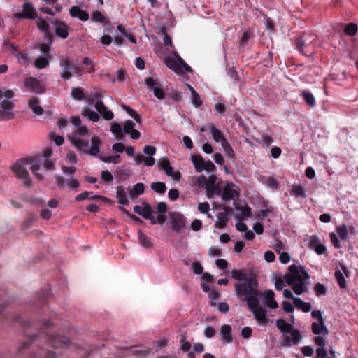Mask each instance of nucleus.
<instances>
[{
  "instance_id": "obj_1",
  "label": "nucleus",
  "mask_w": 358,
  "mask_h": 358,
  "mask_svg": "<svg viewBox=\"0 0 358 358\" xmlns=\"http://www.w3.org/2000/svg\"><path fill=\"white\" fill-rule=\"evenodd\" d=\"M72 124L71 131L68 133L67 138L75 148L81 153L96 156L100 151L101 141L97 136H91L89 129L81 124L78 116L70 117Z\"/></svg>"
},
{
  "instance_id": "obj_2",
  "label": "nucleus",
  "mask_w": 358,
  "mask_h": 358,
  "mask_svg": "<svg viewBox=\"0 0 358 358\" xmlns=\"http://www.w3.org/2000/svg\"><path fill=\"white\" fill-rule=\"evenodd\" d=\"M27 166H30L33 174L38 179L42 180L43 174L41 171L44 169L48 171L53 169L55 163L50 159L34 160L32 157L21 158L17 160L10 169L15 177L22 180L25 186L28 187L31 184V179L27 168Z\"/></svg>"
},
{
  "instance_id": "obj_3",
  "label": "nucleus",
  "mask_w": 358,
  "mask_h": 358,
  "mask_svg": "<svg viewBox=\"0 0 358 358\" xmlns=\"http://www.w3.org/2000/svg\"><path fill=\"white\" fill-rule=\"evenodd\" d=\"M257 282L255 280H250L249 282H241L236 285V292L238 298L243 297L246 301L248 306L253 313L255 318L259 325H265L267 322L266 310L259 306L257 296L260 295L256 288Z\"/></svg>"
},
{
  "instance_id": "obj_4",
  "label": "nucleus",
  "mask_w": 358,
  "mask_h": 358,
  "mask_svg": "<svg viewBox=\"0 0 358 358\" xmlns=\"http://www.w3.org/2000/svg\"><path fill=\"white\" fill-rule=\"evenodd\" d=\"M283 278H278L275 281V287L277 290H282L286 284L292 286L294 292L297 295L305 293L308 287L310 275L304 267L298 265H290Z\"/></svg>"
},
{
  "instance_id": "obj_5",
  "label": "nucleus",
  "mask_w": 358,
  "mask_h": 358,
  "mask_svg": "<svg viewBox=\"0 0 358 358\" xmlns=\"http://www.w3.org/2000/svg\"><path fill=\"white\" fill-rule=\"evenodd\" d=\"M41 324L43 325V328L46 330H45L44 332L43 330H41L38 334L33 335L29 338V341L34 342L37 339L47 340L49 344L57 351H59V349L69 346L70 343L69 338L49 331L48 329L51 327V322L49 320L41 321ZM44 351L45 352L44 356H45L46 358H52V357H57L59 355V352L57 351H52L50 350H44Z\"/></svg>"
},
{
  "instance_id": "obj_6",
  "label": "nucleus",
  "mask_w": 358,
  "mask_h": 358,
  "mask_svg": "<svg viewBox=\"0 0 358 358\" xmlns=\"http://www.w3.org/2000/svg\"><path fill=\"white\" fill-rule=\"evenodd\" d=\"M14 92L6 87H0V121H8L15 117Z\"/></svg>"
},
{
  "instance_id": "obj_7",
  "label": "nucleus",
  "mask_w": 358,
  "mask_h": 358,
  "mask_svg": "<svg viewBox=\"0 0 358 358\" xmlns=\"http://www.w3.org/2000/svg\"><path fill=\"white\" fill-rule=\"evenodd\" d=\"M61 78L65 80H69L73 75H80L82 68L73 63L68 57L62 56L59 59Z\"/></svg>"
},
{
  "instance_id": "obj_8",
  "label": "nucleus",
  "mask_w": 358,
  "mask_h": 358,
  "mask_svg": "<svg viewBox=\"0 0 358 358\" xmlns=\"http://www.w3.org/2000/svg\"><path fill=\"white\" fill-rule=\"evenodd\" d=\"M164 62L168 68L178 74L192 71L191 67L184 62L176 52H173V55L164 57Z\"/></svg>"
},
{
  "instance_id": "obj_9",
  "label": "nucleus",
  "mask_w": 358,
  "mask_h": 358,
  "mask_svg": "<svg viewBox=\"0 0 358 358\" xmlns=\"http://www.w3.org/2000/svg\"><path fill=\"white\" fill-rule=\"evenodd\" d=\"M316 36L313 34H303L296 43L297 50L306 56H311L315 50Z\"/></svg>"
},
{
  "instance_id": "obj_10",
  "label": "nucleus",
  "mask_w": 358,
  "mask_h": 358,
  "mask_svg": "<svg viewBox=\"0 0 358 358\" xmlns=\"http://www.w3.org/2000/svg\"><path fill=\"white\" fill-rule=\"evenodd\" d=\"M15 18L18 20L23 19H36L37 13L32 3L27 1L22 6V10L15 13Z\"/></svg>"
},
{
  "instance_id": "obj_11",
  "label": "nucleus",
  "mask_w": 358,
  "mask_h": 358,
  "mask_svg": "<svg viewBox=\"0 0 358 358\" xmlns=\"http://www.w3.org/2000/svg\"><path fill=\"white\" fill-rule=\"evenodd\" d=\"M144 84L149 90L153 92L154 96L157 99L159 100L164 99V92L160 87V84L157 82V80L152 77H148L144 80Z\"/></svg>"
},
{
  "instance_id": "obj_12",
  "label": "nucleus",
  "mask_w": 358,
  "mask_h": 358,
  "mask_svg": "<svg viewBox=\"0 0 358 358\" xmlns=\"http://www.w3.org/2000/svg\"><path fill=\"white\" fill-rule=\"evenodd\" d=\"M171 228L174 231H181L186 225L185 217L180 213L173 212L170 214Z\"/></svg>"
},
{
  "instance_id": "obj_13",
  "label": "nucleus",
  "mask_w": 358,
  "mask_h": 358,
  "mask_svg": "<svg viewBox=\"0 0 358 358\" xmlns=\"http://www.w3.org/2000/svg\"><path fill=\"white\" fill-rule=\"evenodd\" d=\"M24 85L27 90L36 94H43L45 88L41 82L36 78L28 77L24 80Z\"/></svg>"
},
{
  "instance_id": "obj_14",
  "label": "nucleus",
  "mask_w": 358,
  "mask_h": 358,
  "mask_svg": "<svg viewBox=\"0 0 358 358\" xmlns=\"http://www.w3.org/2000/svg\"><path fill=\"white\" fill-rule=\"evenodd\" d=\"M239 196L238 188L234 183H227L223 188L222 198L224 200H234Z\"/></svg>"
},
{
  "instance_id": "obj_15",
  "label": "nucleus",
  "mask_w": 358,
  "mask_h": 358,
  "mask_svg": "<svg viewBox=\"0 0 358 358\" xmlns=\"http://www.w3.org/2000/svg\"><path fill=\"white\" fill-rule=\"evenodd\" d=\"M160 169L165 171L168 176L173 178L175 180H179L180 178V173L175 172L173 168L170 165L169 160L166 158H162L159 161Z\"/></svg>"
},
{
  "instance_id": "obj_16",
  "label": "nucleus",
  "mask_w": 358,
  "mask_h": 358,
  "mask_svg": "<svg viewBox=\"0 0 358 358\" xmlns=\"http://www.w3.org/2000/svg\"><path fill=\"white\" fill-rule=\"evenodd\" d=\"M341 270H336L334 275L341 289H345L347 283L345 278L349 277V271L345 265H341Z\"/></svg>"
},
{
  "instance_id": "obj_17",
  "label": "nucleus",
  "mask_w": 358,
  "mask_h": 358,
  "mask_svg": "<svg viewBox=\"0 0 358 358\" xmlns=\"http://www.w3.org/2000/svg\"><path fill=\"white\" fill-rule=\"evenodd\" d=\"M69 15L73 18H78L83 22L89 20V14L78 6H73L69 9Z\"/></svg>"
},
{
  "instance_id": "obj_18",
  "label": "nucleus",
  "mask_w": 358,
  "mask_h": 358,
  "mask_svg": "<svg viewBox=\"0 0 358 358\" xmlns=\"http://www.w3.org/2000/svg\"><path fill=\"white\" fill-rule=\"evenodd\" d=\"M50 21L55 26L56 34L62 39L66 38L69 36L66 24L62 21L52 20H50Z\"/></svg>"
},
{
  "instance_id": "obj_19",
  "label": "nucleus",
  "mask_w": 358,
  "mask_h": 358,
  "mask_svg": "<svg viewBox=\"0 0 358 358\" xmlns=\"http://www.w3.org/2000/svg\"><path fill=\"white\" fill-rule=\"evenodd\" d=\"M210 134L212 136V138L216 142L220 143L221 145L226 142L227 140L224 136L222 131L215 127L214 124H210L208 126Z\"/></svg>"
},
{
  "instance_id": "obj_20",
  "label": "nucleus",
  "mask_w": 358,
  "mask_h": 358,
  "mask_svg": "<svg viewBox=\"0 0 358 358\" xmlns=\"http://www.w3.org/2000/svg\"><path fill=\"white\" fill-rule=\"evenodd\" d=\"M94 108L96 111L100 113L102 117L106 120H111L113 117V113L105 106L102 100H99L96 103H94Z\"/></svg>"
},
{
  "instance_id": "obj_21",
  "label": "nucleus",
  "mask_w": 358,
  "mask_h": 358,
  "mask_svg": "<svg viewBox=\"0 0 358 358\" xmlns=\"http://www.w3.org/2000/svg\"><path fill=\"white\" fill-rule=\"evenodd\" d=\"M191 159L197 172H201L203 170L207 169V164L214 167V164L210 161L205 162L201 157L192 156Z\"/></svg>"
},
{
  "instance_id": "obj_22",
  "label": "nucleus",
  "mask_w": 358,
  "mask_h": 358,
  "mask_svg": "<svg viewBox=\"0 0 358 358\" xmlns=\"http://www.w3.org/2000/svg\"><path fill=\"white\" fill-rule=\"evenodd\" d=\"M315 343L318 346V348L316 350L317 357L315 358H327V354L324 348L325 339L321 336H317L315 338Z\"/></svg>"
},
{
  "instance_id": "obj_23",
  "label": "nucleus",
  "mask_w": 358,
  "mask_h": 358,
  "mask_svg": "<svg viewBox=\"0 0 358 358\" xmlns=\"http://www.w3.org/2000/svg\"><path fill=\"white\" fill-rule=\"evenodd\" d=\"M220 335L223 343L228 344L232 341L231 327L229 324H224L220 328Z\"/></svg>"
},
{
  "instance_id": "obj_24",
  "label": "nucleus",
  "mask_w": 358,
  "mask_h": 358,
  "mask_svg": "<svg viewBox=\"0 0 358 358\" xmlns=\"http://www.w3.org/2000/svg\"><path fill=\"white\" fill-rule=\"evenodd\" d=\"M116 197L117 202L122 206L129 204L127 193L124 186L120 185L116 187Z\"/></svg>"
},
{
  "instance_id": "obj_25",
  "label": "nucleus",
  "mask_w": 358,
  "mask_h": 358,
  "mask_svg": "<svg viewBox=\"0 0 358 358\" xmlns=\"http://www.w3.org/2000/svg\"><path fill=\"white\" fill-rule=\"evenodd\" d=\"M134 211L146 220H149L151 217V214H153V210L149 205L145 206H135L134 207Z\"/></svg>"
},
{
  "instance_id": "obj_26",
  "label": "nucleus",
  "mask_w": 358,
  "mask_h": 358,
  "mask_svg": "<svg viewBox=\"0 0 358 358\" xmlns=\"http://www.w3.org/2000/svg\"><path fill=\"white\" fill-rule=\"evenodd\" d=\"M36 25L38 29L43 31L45 36L50 37L52 36L49 23L47 20L43 19L41 17H36Z\"/></svg>"
},
{
  "instance_id": "obj_27",
  "label": "nucleus",
  "mask_w": 358,
  "mask_h": 358,
  "mask_svg": "<svg viewBox=\"0 0 358 358\" xmlns=\"http://www.w3.org/2000/svg\"><path fill=\"white\" fill-rule=\"evenodd\" d=\"M81 114L85 118L92 122H97L100 119L98 113L92 110L89 106L83 108Z\"/></svg>"
},
{
  "instance_id": "obj_28",
  "label": "nucleus",
  "mask_w": 358,
  "mask_h": 358,
  "mask_svg": "<svg viewBox=\"0 0 358 358\" xmlns=\"http://www.w3.org/2000/svg\"><path fill=\"white\" fill-rule=\"evenodd\" d=\"M312 331L315 335H327L328 334V329L323 322H313L311 325Z\"/></svg>"
},
{
  "instance_id": "obj_29",
  "label": "nucleus",
  "mask_w": 358,
  "mask_h": 358,
  "mask_svg": "<svg viewBox=\"0 0 358 358\" xmlns=\"http://www.w3.org/2000/svg\"><path fill=\"white\" fill-rule=\"evenodd\" d=\"M129 196L131 199H136L138 196H140L144 193L145 186L142 182L135 184L131 188H129Z\"/></svg>"
},
{
  "instance_id": "obj_30",
  "label": "nucleus",
  "mask_w": 358,
  "mask_h": 358,
  "mask_svg": "<svg viewBox=\"0 0 358 358\" xmlns=\"http://www.w3.org/2000/svg\"><path fill=\"white\" fill-rule=\"evenodd\" d=\"M275 294L273 290H267L265 292L264 299L266 300V306L271 309H276L278 307V303L274 299Z\"/></svg>"
},
{
  "instance_id": "obj_31",
  "label": "nucleus",
  "mask_w": 358,
  "mask_h": 358,
  "mask_svg": "<svg viewBox=\"0 0 358 358\" xmlns=\"http://www.w3.org/2000/svg\"><path fill=\"white\" fill-rule=\"evenodd\" d=\"M39 104V99L36 97H32L29 101V106L36 115H41L43 113V109Z\"/></svg>"
},
{
  "instance_id": "obj_32",
  "label": "nucleus",
  "mask_w": 358,
  "mask_h": 358,
  "mask_svg": "<svg viewBox=\"0 0 358 358\" xmlns=\"http://www.w3.org/2000/svg\"><path fill=\"white\" fill-rule=\"evenodd\" d=\"M294 304L297 309L301 310L305 313L310 311L312 306L310 303L303 301L301 298L294 299Z\"/></svg>"
},
{
  "instance_id": "obj_33",
  "label": "nucleus",
  "mask_w": 358,
  "mask_h": 358,
  "mask_svg": "<svg viewBox=\"0 0 358 358\" xmlns=\"http://www.w3.org/2000/svg\"><path fill=\"white\" fill-rule=\"evenodd\" d=\"M291 194L296 199H305L306 197L305 188L302 185L298 184L292 185Z\"/></svg>"
},
{
  "instance_id": "obj_34",
  "label": "nucleus",
  "mask_w": 358,
  "mask_h": 358,
  "mask_svg": "<svg viewBox=\"0 0 358 358\" xmlns=\"http://www.w3.org/2000/svg\"><path fill=\"white\" fill-rule=\"evenodd\" d=\"M300 94L308 106L313 107L315 105V99L311 92L303 90L301 92Z\"/></svg>"
},
{
  "instance_id": "obj_35",
  "label": "nucleus",
  "mask_w": 358,
  "mask_h": 358,
  "mask_svg": "<svg viewBox=\"0 0 358 358\" xmlns=\"http://www.w3.org/2000/svg\"><path fill=\"white\" fill-rule=\"evenodd\" d=\"M138 237L139 243L143 247L147 248L152 247V243L151 242L150 238L148 237L146 235H145L141 229L138 231Z\"/></svg>"
},
{
  "instance_id": "obj_36",
  "label": "nucleus",
  "mask_w": 358,
  "mask_h": 358,
  "mask_svg": "<svg viewBox=\"0 0 358 358\" xmlns=\"http://www.w3.org/2000/svg\"><path fill=\"white\" fill-rule=\"evenodd\" d=\"M206 190V196L208 198H213L216 194H219L217 184H207L205 187Z\"/></svg>"
},
{
  "instance_id": "obj_37",
  "label": "nucleus",
  "mask_w": 358,
  "mask_h": 358,
  "mask_svg": "<svg viewBox=\"0 0 358 358\" xmlns=\"http://www.w3.org/2000/svg\"><path fill=\"white\" fill-rule=\"evenodd\" d=\"M277 327L282 332V334L292 328L291 324L287 323L284 319H278L276 321Z\"/></svg>"
},
{
  "instance_id": "obj_38",
  "label": "nucleus",
  "mask_w": 358,
  "mask_h": 358,
  "mask_svg": "<svg viewBox=\"0 0 358 358\" xmlns=\"http://www.w3.org/2000/svg\"><path fill=\"white\" fill-rule=\"evenodd\" d=\"M34 65L37 69H42L49 65V61L43 56H39L34 61Z\"/></svg>"
},
{
  "instance_id": "obj_39",
  "label": "nucleus",
  "mask_w": 358,
  "mask_h": 358,
  "mask_svg": "<svg viewBox=\"0 0 358 358\" xmlns=\"http://www.w3.org/2000/svg\"><path fill=\"white\" fill-rule=\"evenodd\" d=\"M92 21L95 22H99L101 24H106L107 20L106 16L100 11L96 10L93 12L92 15Z\"/></svg>"
},
{
  "instance_id": "obj_40",
  "label": "nucleus",
  "mask_w": 358,
  "mask_h": 358,
  "mask_svg": "<svg viewBox=\"0 0 358 358\" xmlns=\"http://www.w3.org/2000/svg\"><path fill=\"white\" fill-rule=\"evenodd\" d=\"M151 189L159 194H164L166 189L165 183L155 182L151 184Z\"/></svg>"
},
{
  "instance_id": "obj_41",
  "label": "nucleus",
  "mask_w": 358,
  "mask_h": 358,
  "mask_svg": "<svg viewBox=\"0 0 358 358\" xmlns=\"http://www.w3.org/2000/svg\"><path fill=\"white\" fill-rule=\"evenodd\" d=\"M221 145L228 158L232 159L234 157V150H233L231 145H230V143L228 142V141H227L226 142L222 143Z\"/></svg>"
},
{
  "instance_id": "obj_42",
  "label": "nucleus",
  "mask_w": 358,
  "mask_h": 358,
  "mask_svg": "<svg viewBox=\"0 0 358 358\" xmlns=\"http://www.w3.org/2000/svg\"><path fill=\"white\" fill-rule=\"evenodd\" d=\"M291 336H292V341H287L289 343V345L298 344L302 338L300 332L298 330L294 329V328L293 330L292 331Z\"/></svg>"
},
{
  "instance_id": "obj_43",
  "label": "nucleus",
  "mask_w": 358,
  "mask_h": 358,
  "mask_svg": "<svg viewBox=\"0 0 358 358\" xmlns=\"http://www.w3.org/2000/svg\"><path fill=\"white\" fill-rule=\"evenodd\" d=\"M336 231L341 239L346 240L348 238V228L345 224L336 227Z\"/></svg>"
},
{
  "instance_id": "obj_44",
  "label": "nucleus",
  "mask_w": 358,
  "mask_h": 358,
  "mask_svg": "<svg viewBox=\"0 0 358 358\" xmlns=\"http://www.w3.org/2000/svg\"><path fill=\"white\" fill-rule=\"evenodd\" d=\"M13 55L17 58L19 63L23 65H28L29 63V57L28 53H16L13 52Z\"/></svg>"
},
{
  "instance_id": "obj_45",
  "label": "nucleus",
  "mask_w": 358,
  "mask_h": 358,
  "mask_svg": "<svg viewBox=\"0 0 358 358\" xmlns=\"http://www.w3.org/2000/svg\"><path fill=\"white\" fill-rule=\"evenodd\" d=\"M344 32L348 36H355L357 32V25L354 23L348 24L345 27Z\"/></svg>"
},
{
  "instance_id": "obj_46",
  "label": "nucleus",
  "mask_w": 358,
  "mask_h": 358,
  "mask_svg": "<svg viewBox=\"0 0 358 358\" xmlns=\"http://www.w3.org/2000/svg\"><path fill=\"white\" fill-rule=\"evenodd\" d=\"M320 242L321 241L317 236L312 235L308 238V247L314 250Z\"/></svg>"
},
{
  "instance_id": "obj_47",
  "label": "nucleus",
  "mask_w": 358,
  "mask_h": 358,
  "mask_svg": "<svg viewBox=\"0 0 358 358\" xmlns=\"http://www.w3.org/2000/svg\"><path fill=\"white\" fill-rule=\"evenodd\" d=\"M236 210L241 212V214L243 218L250 217L251 208L247 204L237 207Z\"/></svg>"
},
{
  "instance_id": "obj_48",
  "label": "nucleus",
  "mask_w": 358,
  "mask_h": 358,
  "mask_svg": "<svg viewBox=\"0 0 358 358\" xmlns=\"http://www.w3.org/2000/svg\"><path fill=\"white\" fill-rule=\"evenodd\" d=\"M133 355L139 356L141 357L147 356L148 355L149 350L144 347H138L137 348L131 350Z\"/></svg>"
},
{
  "instance_id": "obj_49",
  "label": "nucleus",
  "mask_w": 358,
  "mask_h": 358,
  "mask_svg": "<svg viewBox=\"0 0 358 358\" xmlns=\"http://www.w3.org/2000/svg\"><path fill=\"white\" fill-rule=\"evenodd\" d=\"M71 96L76 100H82L84 98L83 90L80 87H73L71 90Z\"/></svg>"
},
{
  "instance_id": "obj_50",
  "label": "nucleus",
  "mask_w": 358,
  "mask_h": 358,
  "mask_svg": "<svg viewBox=\"0 0 358 358\" xmlns=\"http://www.w3.org/2000/svg\"><path fill=\"white\" fill-rule=\"evenodd\" d=\"M101 159L106 163H113L117 164L120 162V156L116 155L101 157Z\"/></svg>"
},
{
  "instance_id": "obj_51",
  "label": "nucleus",
  "mask_w": 358,
  "mask_h": 358,
  "mask_svg": "<svg viewBox=\"0 0 358 358\" xmlns=\"http://www.w3.org/2000/svg\"><path fill=\"white\" fill-rule=\"evenodd\" d=\"M66 186L71 190L77 192L80 186V182L77 179L71 178L70 180L66 181Z\"/></svg>"
},
{
  "instance_id": "obj_52",
  "label": "nucleus",
  "mask_w": 358,
  "mask_h": 358,
  "mask_svg": "<svg viewBox=\"0 0 358 358\" xmlns=\"http://www.w3.org/2000/svg\"><path fill=\"white\" fill-rule=\"evenodd\" d=\"M110 131L113 134L117 136L122 133V127L119 123L112 122L110 123Z\"/></svg>"
},
{
  "instance_id": "obj_53",
  "label": "nucleus",
  "mask_w": 358,
  "mask_h": 358,
  "mask_svg": "<svg viewBox=\"0 0 358 358\" xmlns=\"http://www.w3.org/2000/svg\"><path fill=\"white\" fill-rule=\"evenodd\" d=\"M191 102L196 107L199 108L202 105V100L197 92H194L193 95H191Z\"/></svg>"
},
{
  "instance_id": "obj_54",
  "label": "nucleus",
  "mask_w": 358,
  "mask_h": 358,
  "mask_svg": "<svg viewBox=\"0 0 358 358\" xmlns=\"http://www.w3.org/2000/svg\"><path fill=\"white\" fill-rule=\"evenodd\" d=\"M231 277L237 280H242L245 279L246 273L243 271L233 270L231 272Z\"/></svg>"
},
{
  "instance_id": "obj_55",
  "label": "nucleus",
  "mask_w": 358,
  "mask_h": 358,
  "mask_svg": "<svg viewBox=\"0 0 358 358\" xmlns=\"http://www.w3.org/2000/svg\"><path fill=\"white\" fill-rule=\"evenodd\" d=\"M314 290L317 296L324 295L327 292V287L322 283H317L314 286Z\"/></svg>"
},
{
  "instance_id": "obj_56",
  "label": "nucleus",
  "mask_w": 358,
  "mask_h": 358,
  "mask_svg": "<svg viewBox=\"0 0 358 358\" xmlns=\"http://www.w3.org/2000/svg\"><path fill=\"white\" fill-rule=\"evenodd\" d=\"M135 124L134 122L131 120H127L123 126V131L124 134H129L131 131H133L134 129Z\"/></svg>"
},
{
  "instance_id": "obj_57",
  "label": "nucleus",
  "mask_w": 358,
  "mask_h": 358,
  "mask_svg": "<svg viewBox=\"0 0 358 358\" xmlns=\"http://www.w3.org/2000/svg\"><path fill=\"white\" fill-rule=\"evenodd\" d=\"M152 224H163L165 222V217L162 215L155 216L151 214V217L149 219Z\"/></svg>"
},
{
  "instance_id": "obj_58",
  "label": "nucleus",
  "mask_w": 358,
  "mask_h": 358,
  "mask_svg": "<svg viewBox=\"0 0 358 358\" xmlns=\"http://www.w3.org/2000/svg\"><path fill=\"white\" fill-rule=\"evenodd\" d=\"M292 330H293V327L290 330H289L288 331H287L282 334V345H284L285 346H290L289 343L287 341H289V340L292 341V336H291V334H292Z\"/></svg>"
},
{
  "instance_id": "obj_59",
  "label": "nucleus",
  "mask_w": 358,
  "mask_h": 358,
  "mask_svg": "<svg viewBox=\"0 0 358 358\" xmlns=\"http://www.w3.org/2000/svg\"><path fill=\"white\" fill-rule=\"evenodd\" d=\"M198 210L204 214H208L210 210V205L208 202H202L198 204Z\"/></svg>"
},
{
  "instance_id": "obj_60",
  "label": "nucleus",
  "mask_w": 358,
  "mask_h": 358,
  "mask_svg": "<svg viewBox=\"0 0 358 358\" xmlns=\"http://www.w3.org/2000/svg\"><path fill=\"white\" fill-rule=\"evenodd\" d=\"M329 238L331 239V243L336 248H341L342 247L338 238L334 233H330Z\"/></svg>"
},
{
  "instance_id": "obj_61",
  "label": "nucleus",
  "mask_w": 358,
  "mask_h": 358,
  "mask_svg": "<svg viewBox=\"0 0 358 358\" xmlns=\"http://www.w3.org/2000/svg\"><path fill=\"white\" fill-rule=\"evenodd\" d=\"M66 159L69 164H75L77 163V156L73 151L67 153Z\"/></svg>"
},
{
  "instance_id": "obj_62",
  "label": "nucleus",
  "mask_w": 358,
  "mask_h": 358,
  "mask_svg": "<svg viewBox=\"0 0 358 358\" xmlns=\"http://www.w3.org/2000/svg\"><path fill=\"white\" fill-rule=\"evenodd\" d=\"M216 216H217V220L226 221V222L228 221L229 215L225 209L220 210L217 213Z\"/></svg>"
},
{
  "instance_id": "obj_63",
  "label": "nucleus",
  "mask_w": 358,
  "mask_h": 358,
  "mask_svg": "<svg viewBox=\"0 0 358 358\" xmlns=\"http://www.w3.org/2000/svg\"><path fill=\"white\" fill-rule=\"evenodd\" d=\"M50 138L54 141L55 144L57 145H61L64 143V137L62 136H57L54 133H51Z\"/></svg>"
},
{
  "instance_id": "obj_64",
  "label": "nucleus",
  "mask_w": 358,
  "mask_h": 358,
  "mask_svg": "<svg viewBox=\"0 0 358 358\" xmlns=\"http://www.w3.org/2000/svg\"><path fill=\"white\" fill-rule=\"evenodd\" d=\"M168 341L165 338H162L157 341H156L154 344L155 348L157 350L162 349L164 347H165L167 345Z\"/></svg>"
}]
</instances>
